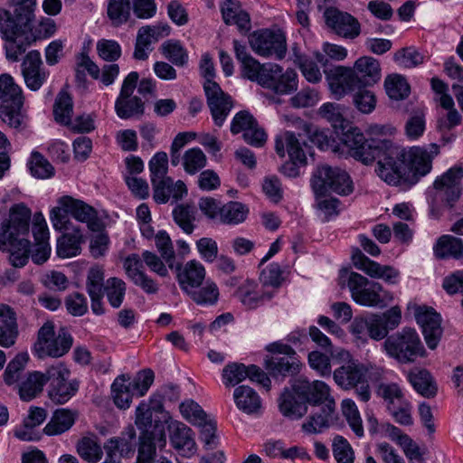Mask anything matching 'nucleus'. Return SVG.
I'll return each instance as SVG.
<instances>
[{"instance_id": "0e129e2a", "label": "nucleus", "mask_w": 463, "mask_h": 463, "mask_svg": "<svg viewBox=\"0 0 463 463\" xmlns=\"http://www.w3.org/2000/svg\"><path fill=\"white\" fill-rule=\"evenodd\" d=\"M376 393L387 402V408L405 400L401 387L394 383H380L377 387Z\"/></svg>"}, {"instance_id": "13d9d810", "label": "nucleus", "mask_w": 463, "mask_h": 463, "mask_svg": "<svg viewBox=\"0 0 463 463\" xmlns=\"http://www.w3.org/2000/svg\"><path fill=\"white\" fill-rule=\"evenodd\" d=\"M156 246L159 251L161 258L165 261L169 269H175V253L172 241L165 231H160L155 237Z\"/></svg>"}, {"instance_id": "6ab92c4d", "label": "nucleus", "mask_w": 463, "mask_h": 463, "mask_svg": "<svg viewBox=\"0 0 463 463\" xmlns=\"http://www.w3.org/2000/svg\"><path fill=\"white\" fill-rule=\"evenodd\" d=\"M324 73L330 90L337 99L359 87L354 70L351 68L335 66L325 70Z\"/></svg>"}, {"instance_id": "de8ad7c7", "label": "nucleus", "mask_w": 463, "mask_h": 463, "mask_svg": "<svg viewBox=\"0 0 463 463\" xmlns=\"http://www.w3.org/2000/svg\"><path fill=\"white\" fill-rule=\"evenodd\" d=\"M159 50L162 55L175 66L183 67L188 61V52L179 41H165Z\"/></svg>"}, {"instance_id": "423d86ee", "label": "nucleus", "mask_w": 463, "mask_h": 463, "mask_svg": "<svg viewBox=\"0 0 463 463\" xmlns=\"http://www.w3.org/2000/svg\"><path fill=\"white\" fill-rule=\"evenodd\" d=\"M0 117L10 127L18 128L24 123L25 116L21 109L24 97L21 88L9 74L0 75Z\"/></svg>"}, {"instance_id": "5701e85b", "label": "nucleus", "mask_w": 463, "mask_h": 463, "mask_svg": "<svg viewBox=\"0 0 463 463\" xmlns=\"http://www.w3.org/2000/svg\"><path fill=\"white\" fill-rule=\"evenodd\" d=\"M32 232L34 238L32 260L36 264H43L50 256L51 246L49 244L48 226L42 213L34 214Z\"/></svg>"}, {"instance_id": "f257e3e1", "label": "nucleus", "mask_w": 463, "mask_h": 463, "mask_svg": "<svg viewBox=\"0 0 463 463\" xmlns=\"http://www.w3.org/2000/svg\"><path fill=\"white\" fill-rule=\"evenodd\" d=\"M344 147L350 156L364 165L376 161L375 174L389 185L407 189L413 186L405 165V148L390 139L366 141L359 128H352L342 137Z\"/></svg>"}, {"instance_id": "09e8293b", "label": "nucleus", "mask_w": 463, "mask_h": 463, "mask_svg": "<svg viewBox=\"0 0 463 463\" xmlns=\"http://www.w3.org/2000/svg\"><path fill=\"white\" fill-rule=\"evenodd\" d=\"M129 378L125 375L117 377L112 383L111 390L114 402L119 409H127L132 401Z\"/></svg>"}, {"instance_id": "37998d69", "label": "nucleus", "mask_w": 463, "mask_h": 463, "mask_svg": "<svg viewBox=\"0 0 463 463\" xmlns=\"http://www.w3.org/2000/svg\"><path fill=\"white\" fill-rule=\"evenodd\" d=\"M408 379L413 388L422 396L430 398L437 392V386L427 370H412L408 375Z\"/></svg>"}, {"instance_id": "f3484780", "label": "nucleus", "mask_w": 463, "mask_h": 463, "mask_svg": "<svg viewBox=\"0 0 463 463\" xmlns=\"http://www.w3.org/2000/svg\"><path fill=\"white\" fill-rule=\"evenodd\" d=\"M169 439L172 447L183 457L196 453L197 447L193 430L179 420L168 424Z\"/></svg>"}, {"instance_id": "aec40b11", "label": "nucleus", "mask_w": 463, "mask_h": 463, "mask_svg": "<svg viewBox=\"0 0 463 463\" xmlns=\"http://www.w3.org/2000/svg\"><path fill=\"white\" fill-rule=\"evenodd\" d=\"M204 90L214 123L221 127L232 106L230 97L221 90L215 81L204 82Z\"/></svg>"}, {"instance_id": "69168bd1", "label": "nucleus", "mask_w": 463, "mask_h": 463, "mask_svg": "<svg viewBox=\"0 0 463 463\" xmlns=\"http://www.w3.org/2000/svg\"><path fill=\"white\" fill-rule=\"evenodd\" d=\"M322 51L323 53L319 52L314 53L317 61L322 66H326L328 62L326 56L335 61H343L347 56V51L345 47L330 43H324Z\"/></svg>"}, {"instance_id": "49530a36", "label": "nucleus", "mask_w": 463, "mask_h": 463, "mask_svg": "<svg viewBox=\"0 0 463 463\" xmlns=\"http://www.w3.org/2000/svg\"><path fill=\"white\" fill-rule=\"evenodd\" d=\"M249 209L240 202H229L222 205L219 222L224 224L236 225L243 222Z\"/></svg>"}, {"instance_id": "a18cd8bd", "label": "nucleus", "mask_w": 463, "mask_h": 463, "mask_svg": "<svg viewBox=\"0 0 463 463\" xmlns=\"http://www.w3.org/2000/svg\"><path fill=\"white\" fill-rule=\"evenodd\" d=\"M28 360V354L22 353L18 354L13 360L8 363L3 373V379L6 385H14L16 388H18V385L22 382L23 374Z\"/></svg>"}, {"instance_id": "4d7b16f0", "label": "nucleus", "mask_w": 463, "mask_h": 463, "mask_svg": "<svg viewBox=\"0 0 463 463\" xmlns=\"http://www.w3.org/2000/svg\"><path fill=\"white\" fill-rule=\"evenodd\" d=\"M173 216L176 224L187 234H191L194 229V222L196 220V210L190 205H178L173 211Z\"/></svg>"}, {"instance_id": "2eb2a0df", "label": "nucleus", "mask_w": 463, "mask_h": 463, "mask_svg": "<svg viewBox=\"0 0 463 463\" xmlns=\"http://www.w3.org/2000/svg\"><path fill=\"white\" fill-rule=\"evenodd\" d=\"M352 261L356 269L371 278L382 279L389 284H396L398 281L400 272L397 269L370 260L357 248L353 250Z\"/></svg>"}, {"instance_id": "39448f33", "label": "nucleus", "mask_w": 463, "mask_h": 463, "mask_svg": "<svg viewBox=\"0 0 463 463\" xmlns=\"http://www.w3.org/2000/svg\"><path fill=\"white\" fill-rule=\"evenodd\" d=\"M386 354L401 364H411L425 355V348L415 329L405 327L385 339Z\"/></svg>"}, {"instance_id": "b1692460", "label": "nucleus", "mask_w": 463, "mask_h": 463, "mask_svg": "<svg viewBox=\"0 0 463 463\" xmlns=\"http://www.w3.org/2000/svg\"><path fill=\"white\" fill-rule=\"evenodd\" d=\"M177 271V281L181 289L188 294L194 288H199L205 279V269L197 260H189L183 267L175 263V269Z\"/></svg>"}, {"instance_id": "a211bd4d", "label": "nucleus", "mask_w": 463, "mask_h": 463, "mask_svg": "<svg viewBox=\"0 0 463 463\" xmlns=\"http://www.w3.org/2000/svg\"><path fill=\"white\" fill-rule=\"evenodd\" d=\"M326 25L336 34L354 39L360 33V24L348 13L336 8H327L324 13Z\"/></svg>"}, {"instance_id": "8fccbe9b", "label": "nucleus", "mask_w": 463, "mask_h": 463, "mask_svg": "<svg viewBox=\"0 0 463 463\" xmlns=\"http://www.w3.org/2000/svg\"><path fill=\"white\" fill-rule=\"evenodd\" d=\"M126 290V283L121 279L113 277L107 279L103 293L110 306L118 308L124 300Z\"/></svg>"}, {"instance_id": "6e6d98bb", "label": "nucleus", "mask_w": 463, "mask_h": 463, "mask_svg": "<svg viewBox=\"0 0 463 463\" xmlns=\"http://www.w3.org/2000/svg\"><path fill=\"white\" fill-rule=\"evenodd\" d=\"M182 163L187 174L195 175L206 165L207 157L202 149L194 147L184 152L182 156Z\"/></svg>"}, {"instance_id": "9b49d317", "label": "nucleus", "mask_w": 463, "mask_h": 463, "mask_svg": "<svg viewBox=\"0 0 463 463\" xmlns=\"http://www.w3.org/2000/svg\"><path fill=\"white\" fill-rule=\"evenodd\" d=\"M267 76L262 81V87L278 95H288L298 90V75L293 69L283 70L277 64L268 66Z\"/></svg>"}, {"instance_id": "7ed1b4c3", "label": "nucleus", "mask_w": 463, "mask_h": 463, "mask_svg": "<svg viewBox=\"0 0 463 463\" xmlns=\"http://www.w3.org/2000/svg\"><path fill=\"white\" fill-rule=\"evenodd\" d=\"M341 359L345 363L334 371V381L343 390L354 389L358 399L367 402L371 399V390L367 383L368 367L352 359L349 352L341 350Z\"/></svg>"}, {"instance_id": "a878e982", "label": "nucleus", "mask_w": 463, "mask_h": 463, "mask_svg": "<svg viewBox=\"0 0 463 463\" xmlns=\"http://www.w3.org/2000/svg\"><path fill=\"white\" fill-rule=\"evenodd\" d=\"M302 364L298 359L297 354L279 356L272 355L266 360V370L276 379H284L288 376H293L299 373Z\"/></svg>"}, {"instance_id": "c756f323", "label": "nucleus", "mask_w": 463, "mask_h": 463, "mask_svg": "<svg viewBox=\"0 0 463 463\" xmlns=\"http://www.w3.org/2000/svg\"><path fill=\"white\" fill-rule=\"evenodd\" d=\"M221 11L226 24H236L241 33H247L250 30V15L241 8L237 0H224Z\"/></svg>"}, {"instance_id": "c85d7f7f", "label": "nucleus", "mask_w": 463, "mask_h": 463, "mask_svg": "<svg viewBox=\"0 0 463 463\" xmlns=\"http://www.w3.org/2000/svg\"><path fill=\"white\" fill-rule=\"evenodd\" d=\"M275 149L280 157H284L287 152L291 161L299 164L306 162V155L301 144L296 135L290 131H286L276 137Z\"/></svg>"}, {"instance_id": "6e6552de", "label": "nucleus", "mask_w": 463, "mask_h": 463, "mask_svg": "<svg viewBox=\"0 0 463 463\" xmlns=\"http://www.w3.org/2000/svg\"><path fill=\"white\" fill-rule=\"evenodd\" d=\"M14 6V15L5 9H0V33L6 41L17 39L32 31L34 23V11L20 5Z\"/></svg>"}, {"instance_id": "3c124183", "label": "nucleus", "mask_w": 463, "mask_h": 463, "mask_svg": "<svg viewBox=\"0 0 463 463\" xmlns=\"http://www.w3.org/2000/svg\"><path fill=\"white\" fill-rule=\"evenodd\" d=\"M193 301L201 306L216 304L219 298V289L215 283L206 281L200 288H194L187 294Z\"/></svg>"}, {"instance_id": "338daca9", "label": "nucleus", "mask_w": 463, "mask_h": 463, "mask_svg": "<svg viewBox=\"0 0 463 463\" xmlns=\"http://www.w3.org/2000/svg\"><path fill=\"white\" fill-rule=\"evenodd\" d=\"M31 174L37 178H48L53 175L52 165L38 152H33L29 162Z\"/></svg>"}, {"instance_id": "412c9836", "label": "nucleus", "mask_w": 463, "mask_h": 463, "mask_svg": "<svg viewBox=\"0 0 463 463\" xmlns=\"http://www.w3.org/2000/svg\"><path fill=\"white\" fill-rule=\"evenodd\" d=\"M232 296L246 308L255 309L272 298L273 294L264 291L259 283L252 279L242 281Z\"/></svg>"}, {"instance_id": "a19ab883", "label": "nucleus", "mask_w": 463, "mask_h": 463, "mask_svg": "<svg viewBox=\"0 0 463 463\" xmlns=\"http://www.w3.org/2000/svg\"><path fill=\"white\" fill-rule=\"evenodd\" d=\"M76 414L68 409H58L54 411L51 420L43 429L45 434L52 436L61 434L71 428Z\"/></svg>"}, {"instance_id": "e2e57ef3", "label": "nucleus", "mask_w": 463, "mask_h": 463, "mask_svg": "<svg viewBox=\"0 0 463 463\" xmlns=\"http://www.w3.org/2000/svg\"><path fill=\"white\" fill-rule=\"evenodd\" d=\"M385 89L392 99H402L410 93V86L406 80L400 75L389 76L385 80Z\"/></svg>"}, {"instance_id": "58836bf2", "label": "nucleus", "mask_w": 463, "mask_h": 463, "mask_svg": "<svg viewBox=\"0 0 463 463\" xmlns=\"http://www.w3.org/2000/svg\"><path fill=\"white\" fill-rule=\"evenodd\" d=\"M46 384V378L43 373L33 371L28 373L27 377L18 385V393L21 400L29 402L34 399L43 390Z\"/></svg>"}, {"instance_id": "c9c22d12", "label": "nucleus", "mask_w": 463, "mask_h": 463, "mask_svg": "<svg viewBox=\"0 0 463 463\" xmlns=\"http://www.w3.org/2000/svg\"><path fill=\"white\" fill-rule=\"evenodd\" d=\"M233 399L238 409L247 414L257 412L261 406L258 393L246 385H241L234 390Z\"/></svg>"}, {"instance_id": "ea45409f", "label": "nucleus", "mask_w": 463, "mask_h": 463, "mask_svg": "<svg viewBox=\"0 0 463 463\" xmlns=\"http://www.w3.org/2000/svg\"><path fill=\"white\" fill-rule=\"evenodd\" d=\"M335 409V403L324 404L319 411L314 412L306 422L303 423L302 429L307 433H317L323 429L329 426L332 415Z\"/></svg>"}, {"instance_id": "f8f14e48", "label": "nucleus", "mask_w": 463, "mask_h": 463, "mask_svg": "<svg viewBox=\"0 0 463 463\" xmlns=\"http://www.w3.org/2000/svg\"><path fill=\"white\" fill-rule=\"evenodd\" d=\"M462 178L463 168L461 166H454L438 176L433 183V188L437 195L449 208L460 197Z\"/></svg>"}, {"instance_id": "680f3d73", "label": "nucleus", "mask_w": 463, "mask_h": 463, "mask_svg": "<svg viewBox=\"0 0 463 463\" xmlns=\"http://www.w3.org/2000/svg\"><path fill=\"white\" fill-rule=\"evenodd\" d=\"M342 411L353 431L356 436L362 437L364 435L362 419L354 402L350 399L344 400Z\"/></svg>"}, {"instance_id": "7c9ffc66", "label": "nucleus", "mask_w": 463, "mask_h": 463, "mask_svg": "<svg viewBox=\"0 0 463 463\" xmlns=\"http://www.w3.org/2000/svg\"><path fill=\"white\" fill-rule=\"evenodd\" d=\"M67 210L71 211V217L75 220L87 223L90 230L98 232L101 229L102 223L98 217L97 211L85 202L71 197L70 204H65Z\"/></svg>"}, {"instance_id": "864d4df0", "label": "nucleus", "mask_w": 463, "mask_h": 463, "mask_svg": "<svg viewBox=\"0 0 463 463\" xmlns=\"http://www.w3.org/2000/svg\"><path fill=\"white\" fill-rule=\"evenodd\" d=\"M73 104L71 98L65 91H61L53 106L55 120L62 125L69 126L72 116Z\"/></svg>"}, {"instance_id": "393cba45", "label": "nucleus", "mask_w": 463, "mask_h": 463, "mask_svg": "<svg viewBox=\"0 0 463 463\" xmlns=\"http://www.w3.org/2000/svg\"><path fill=\"white\" fill-rule=\"evenodd\" d=\"M42 65L41 54L37 51L28 52L22 63L25 84L32 90H39L46 80L47 73Z\"/></svg>"}, {"instance_id": "603ef678", "label": "nucleus", "mask_w": 463, "mask_h": 463, "mask_svg": "<svg viewBox=\"0 0 463 463\" xmlns=\"http://www.w3.org/2000/svg\"><path fill=\"white\" fill-rule=\"evenodd\" d=\"M108 17L113 26H120L130 17V3L128 0H109Z\"/></svg>"}, {"instance_id": "5fc2aeb1", "label": "nucleus", "mask_w": 463, "mask_h": 463, "mask_svg": "<svg viewBox=\"0 0 463 463\" xmlns=\"http://www.w3.org/2000/svg\"><path fill=\"white\" fill-rule=\"evenodd\" d=\"M241 64L242 77L251 81H256L262 87V81L265 80L264 79L267 76L266 70H268L269 65H271V62L261 64L252 57Z\"/></svg>"}, {"instance_id": "1a4fd4ad", "label": "nucleus", "mask_w": 463, "mask_h": 463, "mask_svg": "<svg viewBox=\"0 0 463 463\" xmlns=\"http://www.w3.org/2000/svg\"><path fill=\"white\" fill-rule=\"evenodd\" d=\"M405 154L408 178L414 179V185L431 171L432 160L439 154V146L434 143L427 147L411 146L405 148Z\"/></svg>"}, {"instance_id": "4be33fe9", "label": "nucleus", "mask_w": 463, "mask_h": 463, "mask_svg": "<svg viewBox=\"0 0 463 463\" xmlns=\"http://www.w3.org/2000/svg\"><path fill=\"white\" fill-rule=\"evenodd\" d=\"M415 318L422 328L427 345L435 349L442 335L440 317L432 308L419 307L415 309Z\"/></svg>"}, {"instance_id": "774afa93", "label": "nucleus", "mask_w": 463, "mask_h": 463, "mask_svg": "<svg viewBox=\"0 0 463 463\" xmlns=\"http://www.w3.org/2000/svg\"><path fill=\"white\" fill-rule=\"evenodd\" d=\"M333 455L337 463H354V450L349 442L341 436L334 439Z\"/></svg>"}, {"instance_id": "dca6fc26", "label": "nucleus", "mask_w": 463, "mask_h": 463, "mask_svg": "<svg viewBox=\"0 0 463 463\" xmlns=\"http://www.w3.org/2000/svg\"><path fill=\"white\" fill-rule=\"evenodd\" d=\"M166 438L163 430L141 432L139 436L137 463H152L165 451Z\"/></svg>"}, {"instance_id": "c03bdc74", "label": "nucleus", "mask_w": 463, "mask_h": 463, "mask_svg": "<svg viewBox=\"0 0 463 463\" xmlns=\"http://www.w3.org/2000/svg\"><path fill=\"white\" fill-rule=\"evenodd\" d=\"M117 115L122 119H128L144 114V102L137 96H118L115 102Z\"/></svg>"}, {"instance_id": "72a5a7b5", "label": "nucleus", "mask_w": 463, "mask_h": 463, "mask_svg": "<svg viewBox=\"0 0 463 463\" xmlns=\"http://www.w3.org/2000/svg\"><path fill=\"white\" fill-rule=\"evenodd\" d=\"M163 403L160 398L153 396L148 402H142L136 409L135 424L142 432L149 431L152 426L153 412H162Z\"/></svg>"}, {"instance_id": "2f4dec72", "label": "nucleus", "mask_w": 463, "mask_h": 463, "mask_svg": "<svg viewBox=\"0 0 463 463\" xmlns=\"http://www.w3.org/2000/svg\"><path fill=\"white\" fill-rule=\"evenodd\" d=\"M0 345L12 346L18 335L15 313L7 305L0 306Z\"/></svg>"}, {"instance_id": "ddd939ff", "label": "nucleus", "mask_w": 463, "mask_h": 463, "mask_svg": "<svg viewBox=\"0 0 463 463\" xmlns=\"http://www.w3.org/2000/svg\"><path fill=\"white\" fill-rule=\"evenodd\" d=\"M293 390L298 398L312 405L335 403L330 393V387L322 381H308L299 377L294 381Z\"/></svg>"}, {"instance_id": "f704fd0d", "label": "nucleus", "mask_w": 463, "mask_h": 463, "mask_svg": "<svg viewBox=\"0 0 463 463\" xmlns=\"http://www.w3.org/2000/svg\"><path fill=\"white\" fill-rule=\"evenodd\" d=\"M318 114L321 118L328 121L335 131L338 129L342 131L339 137L340 141H342V137L345 132L349 129L356 128L355 127L349 126L348 121L344 118L343 109L339 104L332 102L325 103L319 108ZM342 145L344 146V144Z\"/></svg>"}, {"instance_id": "79ce46f5", "label": "nucleus", "mask_w": 463, "mask_h": 463, "mask_svg": "<svg viewBox=\"0 0 463 463\" xmlns=\"http://www.w3.org/2000/svg\"><path fill=\"white\" fill-rule=\"evenodd\" d=\"M71 196L64 195L57 200V205L50 212V220L55 230L69 231L72 227L69 216H71V211L67 210L65 204H70Z\"/></svg>"}, {"instance_id": "9d476101", "label": "nucleus", "mask_w": 463, "mask_h": 463, "mask_svg": "<svg viewBox=\"0 0 463 463\" xmlns=\"http://www.w3.org/2000/svg\"><path fill=\"white\" fill-rule=\"evenodd\" d=\"M249 43L255 53L262 57L282 59L286 53V39L279 31L259 30L249 36Z\"/></svg>"}, {"instance_id": "052dcab7", "label": "nucleus", "mask_w": 463, "mask_h": 463, "mask_svg": "<svg viewBox=\"0 0 463 463\" xmlns=\"http://www.w3.org/2000/svg\"><path fill=\"white\" fill-rule=\"evenodd\" d=\"M77 450L83 459L92 463L98 462L103 455L100 445L95 439L89 437H85L79 441Z\"/></svg>"}, {"instance_id": "20e7f679", "label": "nucleus", "mask_w": 463, "mask_h": 463, "mask_svg": "<svg viewBox=\"0 0 463 463\" xmlns=\"http://www.w3.org/2000/svg\"><path fill=\"white\" fill-rule=\"evenodd\" d=\"M73 344V338L66 328L55 331L54 324L46 321L38 330L33 353L39 359L60 358L65 355Z\"/></svg>"}, {"instance_id": "4468645a", "label": "nucleus", "mask_w": 463, "mask_h": 463, "mask_svg": "<svg viewBox=\"0 0 463 463\" xmlns=\"http://www.w3.org/2000/svg\"><path fill=\"white\" fill-rule=\"evenodd\" d=\"M246 378L266 388L270 385V380L267 374L254 364L246 366L243 364L232 363L225 365L222 370V379L226 386H235Z\"/></svg>"}, {"instance_id": "bf43d9fd", "label": "nucleus", "mask_w": 463, "mask_h": 463, "mask_svg": "<svg viewBox=\"0 0 463 463\" xmlns=\"http://www.w3.org/2000/svg\"><path fill=\"white\" fill-rule=\"evenodd\" d=\"M182 417L189 423L196 426L201 424L209 416L203 408L194 400H185L179 405Z\"/></svg>"}, {"instance_id": "e433bc0d", "label": "nucleus", "mask_w": 463, "mask_h": 463, "mask_svg": "<svg viewBox=\"0 0 463 463\" xmlns=\"http://www.w3.org/2000/svg\"><path fill=\"white\" fill-rule=\"evenodd\" d=\"M433 251L438 259H459L463 256L462 240L451 235H442L435 243Z\"/></svg>"}, {"instance_id": "0eeeda50", "label": "nucleus", "mask_w": 463, "mask_h": 463, "mask_svg": "<svg viewBox=\"0 0 463 463\" xmlns=\"http://www.w3.org/2000/svg\"><path fill=\"white\" fill-rule=\"evenodd\" d=\"M311 185L317 196H323L328 192L340 195H348L353 192V183L348 174L328 165L317 167L311 179Z\"/></svg>"}, {"instance_id": "4c0bfd02", "label": "nucleus", "mask_w": 463, "mask_h": 463, "mask_svg": "<svg viewBox=\"0 0 463 463\" xmlns=\"http://www.w3.org/2000/svg\"><path fill=\"white\" fill-rule=\"evenodd\" d=\"M57 241V254L61 258H71L80 253V244L83 241L81 231L72 228V232L66 231Z\"/></svg>"}, {"instance_id": "473e14b6", "label": "nucleus", "mask_w": 463, "mask_h": 463, "mask_svg": "<svg viewBox=\"0 0 463 463\" xmlns=\"http://www.w3.org/2000/svg\"><path fill=\"white\" fill-rule=\"evenodd\" d=\"M298 394L294 390H285L279 400L280 412L290 420H298L307 412V404L297 399Z\"/></svg>"}, {"instance_id": "f03ea898", "label": "nucleus", "mask_w": 463, "mask_h": 463, "mask_svg": "<svg viewBox=\"0 0 463 463\" xmlns=\"http://www.w3.org/2000/svg\"><path fill=\"white\" fill-rule=\"evenodd\" d=\"M32 219L31 209L24 203L9 209L8 219L0 226V250L10 253L9 260L15 268L24 267L29 259L30 241L26 239Z\"/></svg>"}, {"instance_id": "bb28decb", "label": "nucleus", "mask_w": 463, "mask_h": 463, "mask_svg": "<svg viewBox=\"0 0 463 463\" xmlns=\"http://www.w3.org/2000/svg\"><path fill=\"white\" fill-rule=\"evenodd\" d=\"M393 299L392 294L374 281L365 287L354 299L357 304L366 307H384Z\"/></svg>"}, {"instance_id": "cd10ccee", "label": "nucleus", "mask_w": 463, "mask_h": 463, "mask_svg": "<svg viewBox=\"0 0 463 463\" xmlns=\"http://www.w3.org/2000/svg\"><path fill=\"white\" fill-rule=\"evenodd\" d=\"M354 72L360 86H372L381 79L379 61L370 56L359 58L354 66Z\"/></svg>"}]
</instances>
